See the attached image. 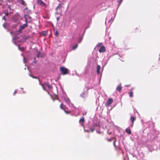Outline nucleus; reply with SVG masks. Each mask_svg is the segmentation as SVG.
<instances>
[{
  "mask_svg": "<svg viewBox=\"0 0 160 160\" xmlns=\"http://www.w3.org/2000/svg\"><path fill=\"white\" fill-rule=\"evenodd\" d=\"M60 70L63 75L66 74L68 73V69L64 67H60Z\"/></svg>",
  "mask_w": 160,
  "mask_h": 160,
  "instance_id": "nucleus-2",
  "label": "nucleus"
},
{
  "mask_svg": "<svg viewBox=\"0 0 160 160\" xmlns=\"http://www.w3.org/2000/svg\"><path fill=\"white\" fill-rule=\"evenodd\" d=\"M115 142H116V141H115L113 142V145H114V146L115 147H116V145H115Z\"/></svg>",
  "mask_w": 160,
  "mask_h": 160,
  "instance_id": "nucleus-31",
  "label": "nucleus"
},
{
  "mask_svg": "<svg viewBox=\"0 0 160 160\" xmlns=\"http://www.w3.org/2000/svg\"><path fill=\"white\" fill-rule=\"evenodd\" d=\"M23 40L24 41H25L26 40H27L29 38V36H26V35H24L23 36Z\"/></svg>",
  "mask_w": 160,
  "mask_h": 160,
  "instance_id": "nucleus-16",
  "label": "nucleus"
},
{
  "mask_svg": "<svg viewBox=\"0 0 160 160\" xmlns=\"http://www.w3.org/2000/svg\"><path fill=\"white\" fill-rule=\"evenodd\" d=\"M84 122L85 120L84 117L82 118L79 120V122L81 125H82Z\"/></svg>",
  "mask_w": 160,
  "mask_h": 160,
  "instance_id": "nucleus-10",
  "label": "nucleus"
},
{
  "mask_svg": "<svg viewBox=\"0 0 160 160\" xmlns=\"http://www.w3.org/2000/svg\"><path fill=\"white\" fill-rule=\"evenodd\" d=\"M93 130H94V129H92V132H93Z\"/></svg>",
  "mask_w": 160,
  "mask_h": 160,
  "instance_id": "nucleus-42",
  "label": "nucleus"
},
{
  "mask_svg": "<svg viewBox=\"0 0 160 160\" xmlns=\"http://www.w3.org/2000/svg\"><path fill=\"white\" fill-rule=\"evenodd\" d=\"M130 85H126L125 86H127V87H128V86H129Z\"/></svg>",
  "mask_w": 160,
  "mask_h": 160,
  "instance_id": "nucleus-41",
  "label": "nucleus"
},
{
  "mask_svg": "<svg viewBox=\"0 0 160 160\" xmlns=\"http://www.w3.org/2000/svg\"><path fill=\"white\" fill-rule=\"evenodd\" d=\"M59 17H58L57 18V19L58 21L59 20Z\"/></svg>",
  "mask_w": 160,
  "mask_h": 160,
  "instance_id": "nucleus-34",
  "label": "nucleus"
},
{
  "mask_svg": "<svg viewBox=\"0 0 160 160\" xmlns=\"http://www.w3.org/2000/svg\"><path fill=\"white\" fill-rule=\"evenodd\" d=\"M18 48L19 49L22 51H23L24 50V48L22 47H20V46H19V45L18 46Z\"/></svg>",
  "mask_w": 160,
  "mask_h": 160,
  "instance_id": "nucleus-21",
  "label": "nucleus"
},
{
  "mask_svg": "<svg viewBox=\"0 0 160 160\" xmlns=\"http://www.w3.org/2000/svg\"><path fill=\"white\" fill-rule=\"evenodd\" d=\"M27 17H28V18H29L30 19H31V17H30L29 16H28Z\"/></svg>",
  "mask_w": 160,
  "mask_h": 160,
  "instance_id": "nucleus-39",
  "label": "nucleus"
},
{
  "mask_svg": "<svg viewBox=\"0 0 160 160\" xmlns=\"http://www.w3.org/2000/svg\"><path fill=\"white\" fill-rule=\"evenodd\" d=\"M60 108L61 109L63 110L67 114L70 113L71 112V111L68 110V108L62 103L60 104Z\"/></svg>",
  "mask_w": 160,
  "mask_h": 160,
  "instance_id": "nucleus-1",
  "label": "nucleus"
},
{
  "mask_svg": "<svg viewBox=\"0 0 160 160\" xmlns=\"http://www.w3.org/2000/svg\"><path fill=\"white\" fill-rule=\"evenodd\" d=\"M42 34L43 36H46L47 35L48 33L46 31H43L42 32Z\"/></svg>",
  "mask_w": 160,
  "mask_h": 160,
  "instance_id": "nucleus-24",
  "label": "nucleus"
},
{
  "mask_svg": "<svg viewBox=\"0 0 160 160\" xmlns=\"http://www.w3.org/2000/svg\"><path fill=\"white\" fill-rule=\"evenodd\" d=\"M125 131H126V132H127V133H128V134H130L131 133V131L130 129L128 128H126V129Z\"/></svg>",
  "mask_w": 160,
  "mask_h": 160,
  "instance_id": "nucleus-14",
  "label": "nucleus"
},
{
  "mask_svg": "<svg viewBox=\"0 0 160 160\" xmlns=\"http://www.w3.org/2000/svg\"><path fill=\"white\" fill-rule=\"evenodd\" d=\"M129 96L130 98L132 97L133 96V92L132 91H130L129 92Z\"/></svg>",
  "mask_w": 160,
  "mask_h": 160,
  "instance_id": "nucleus-23",
  "label": "nucleus"
},
{
  "mask_svg": "<svg viewBox=\"0 0 160 160\" xmlns=\"http://www.w3.org/2000/svg\"><path fill=\"white\" fill-rule=\"evenodd\" d=\"M122 0H120L119 2V3H121L122 2Z\"/></svg>",
  "mask_w": 160,
  "mask_h": 160,
  "instance_id": "nucleus-35",
  "label": "nucleus"
},
{
  "mask_svg": "<svg viewBox=\"0 0 160 160\" xmlns=\"http://www.w3.org/2000/svg\"><path fill=\"white\" fill-rule=\"evenodd\" d=\"M136 119V117L134 116H131L130 118V120L132 122V127L133 125L134 122Z\"/></svg>",
  "mask_w": 160,
  "mask_h": 160,
  "instance_id": "nucleus-8",
  "label": "nucleus"
},
{
  "mask_svg": "<svg viewBox=\"0 0 160 160\" xmlns=\"http://www.w3.org/2000/svg\"><path fill=\"white\" fill-rule=\"evenodd\" d=\"M22 29H21V28L20 27H19L18 30L17 31L18 34H20V33H21L22 32Z\"/></svg>",
  "mask_w": 160,
  "mask_h": 160,
  "instance_id": "nucleus-22",
  "label": "nucleus"
},
{
  "mask_svg": "<svg viewBox=\"0 0 160 160\" xmlns=\"http://www.w3.org/2000/svg\"><path fill=\"white\" fill-rule=\"evenodd\" d=\"M106 51V48L104 46H102L100 47L99 50V52L101 53L102 52H104Z\"/></svg>",
  "mask_w": 160,
  "mask_h": 160,
  "instance_id": "nucleus-7",
  "label": "nucleus"
},
{
  "mask_svg": "<svg viewBox=\"0 0 160 160\" xmlns=\"http://www.w3.org/2000/svg\"><path fill=\"white\" fill-rule=\"evenodd\" d=\"M63 3H60L59 5L57 6L56 8V9H60L61 10V8L62 7V5Z\"/></svg>",
  "mask_w": 160,
  "mask_h": 160,
  "instance_id": "nucleus-9",
  "label": "nucleus"
},
{
  "mask_svg": "<svg viewBox=\"0 0 160 160\" xmlns=\"http://www.w3.org/2000/svg\"><path fill=\"white\" fill-rule=\"evenodd\" d=\"M57 97H56V98H55V99H54V98H52L53 101H54L55 100V99H58V98H57Z\"/></svg>",
  "mask_w": 160,
  "mask_h": 160,
  "instance_id": "nucleus-33",
  "label": "nucleus"
},
{
  "mask_svg": "<svg viewBox=\"0 0 160 160\" xmlns=\"http://www.w3.org/2000/svg\"><path fill=\"white\" fill-rule=\"evenodd\" d=\"M44 85L47 86L48 88H52V86L50 85L48 83L45 82L44 84H43Z\"/></svg>",
  "mask_w": 160,
  "mask_h": 160,
  "instance_id": "nucleus-13",
  "label": "nucleus"
},
{
  "mask_svg": "<svg viewBox=\"0 0 160 160\" xmlns=\"http://www.w3.org/2000/svg\"><path fill=\"white\" fill-rule=\"evenodd\" d=\"M112 138H110V139H107V140L108 141H109V142H110L112 141Z\"/></svg>",
  "mask_w": 160,
  "mask_h": 160,
  "instance_id": "nucleus-28",
  "label": "nucleus"
},
{
  "mask_svg": "<svg viewBox=\"0 0 160 160\" xmlns=\"http://www.w3.org/2000/svg\"><path fill=\"white\" fill-rule=\"evenodd\" d=\"M17 93V92H16V91H15L14 92L13 94H15V93Z\"/></svg>",
  "mask_w": 160,
  "mask_h": 160,
  "instance_id": "nucleus-38",
  "label": "nucleus"
},
{
  "mask_svg": "<svg viewBox=\"0 0 160 160\" xmlns=\"http://www.w3.org/2000/svg\"><path fill=\"white\" fill-rule=\"evenodd\" d=\"M113 102V100L111 98H109L108 99L107 103L106 104V105L107 106H110Z\"/></svg>",
  "mask_w": 160,
  "mask_h": 160,
  "instance_id": "nucleus-4",
  "label": "nucleus"
},
{
  "mask_svg": "<svg viewBox=\"0 0 160 160\" xmlns=\"http://www.w3.org/2000/svg\"><path fill=\"white\" fill-rule=\"evenodd\" d=\"M115 16L112 17L111 18V19L108 21L109 23H111L114 21V19Z\"/></svg>",
  "mask_w": 160,
  "mask_h": 160,
  "instance_id": "nucleus-17",
  "label": "nucleus"
},
{
  "mask_svg": "<svg viewBox=\"0 0 160 160\" xmlns=\"http://www.w3.org/2000/svg\"><path fill=\"white\" fill-rule=\"evenodd\" d=\"M56 12H55V14L56 15H59L60 16L62 15V10L60 9H56Z\"/></svg>",
  "mask_w": 160,
  "mask_h": 160,
  "instance_id": "nucleus-5",
  "label": "nucleus"
},
{
  "mask_svg": "<svg viewBox=\"0 0 160 160\" xmlns=\"http://www.w3.org/2000/svg\"><path fill=\"white\" fill-rule=\"evenodd\" d=\"M58 34V32H55V34H56V35H57Z\"/></svg>",
  "mask_w": 160,
  "mask_h": 160,
  "instance_id": "nucleus-37",
  "label": "nucleus"
},
{
  "mask_svg": "<svg viewBox=\"0 0 160 160\" xmlns=\"http://www.w3.org/2000/svg\"><path fill=\"white\" fill-rule=\"evenodd\" d=\"M32 78H36V79H38L37 77L36 76H33Z\"/></svg>",
  "mask_w": 160,
  "mask_h": 160,
  "instance_id": "nucleus-30",
  "label": "nucleus"
},
{
  "mask_svg": "<svg viewBox=\"0 0 160 160\" xmlns=\"http://www.w3.org/2000/svg\"><path fill=\"white\" fill-rule=\"evenodd\" d=\"M102 45V43H98L97 46H98V47H100Z\"/></svg>",
  "mask_w": 160,
  "mask_h": 160,
  "instance_id": "nucleus-27",
  "label": "nucleus"
},
{
  "mask_svg": "<svg viewBox=\"0 0 160 160\" xmlns=\"http://www.w3.org/2000/svg\"><path fill=\"white\" fill-rule=\"evenodd\" d=\"M122 87L121 84H119L118 85L116 88V90L118 91L120 93L122 91Z\"/></svg>",
  "mask_w": 160,
  "mask_h": 160,
  "instance_id": "nucleus-6",
  "label": "nucleus"
},
{
  "mask_svg": "<svg viewBox=\"0 0 160 160\" xmlns=\"http://www.w3.org/2000/svg\"><path fill=\"white\" fill-rule=\"evenodd\" d=\"M65 101L68 104H69L70 103V101L68 98L65 99Z\"/></svg>",
  "mask_w": 160,
  "mask_h": 160,
  "instance_id": "nucleus-20",
  "label": "nucleus"
},
{
  "mask_svg": "<svg viewBox=\"0 0 160 160\" xmlns=\"http://www.w3.org/2000/svg\"><path fill=\"white\" fill-rule=\"evenodd\" d=\"M27 16H28L27 15H24V18H25V22H26V23L25 24H28V22H31V20H30L29 21H28V20H27Z\"/></svg>",
  "mask_w": 160,
  "mask_h": 160,
  "instance_id": "nucleus-15",
  "label": "nucleus"
},
{
  "mask_svg": "<svg viewBox=\"0 0 160 160\" xmlns=\"http://www.w3.org/2000/svg\"><path fill=\"white\" fill-rule=\"evenodd\" d=\"M8 13H6L5 14V15L6 16H8Z\"/></svg>",
  "mask_w": 160,
  "mask_h": 160,
  "instance_id": "nucleus-36",
  "label": "nucleus"
},
{
  "mask_svg": "<svg viewBox=\"0 0 160 160\" xmlns=\"http://www.w3.org/2000/svg\"><path fill=\"white\" fill-rule=\"evenodd\" d=\"M28 26V24H23V25H21L20 26V27L21 29H24L25 28L27 27Z\"/></svg>",
  "mask_w": 160,
  "mask_h": 160,
  "instance_id": "nucleus-11",
  "label": "nucleus"
},
{
  "mask_svg": "<svg viewBox=\"0 0 160 160\" xmlns=\"http://www.w3.org/2000/svg\"><path fill=\"white\" fill-rule=\"evenodd\" d=\"M108 134H111V132H108Z\"/></svg>",
  "mask_w": 160,
  "mask_h": 160,
  "instance_id": "nucleus-40",
  "label": "nucleus"
},
{
  "mask_svg": "<svg viewBox=\"0 0 160 160\" xmlns=\"http://www.w3.org/2000/svg\"><path fill=\"white\" fill-rule=\"evenodd\" d=\"M37 2L38 4L40 5L42 7L44 8L47 7L46 4L42 0H37Z\"/></svg>",
  "mask_w": 160,
  "mask_h": 160,
  "instance_id": "nucleus-3",
  "label": "nucleus"
},
{
  "mask_svg": "<svg viewBox=\"0 0 160 160\" xmlns=\"http://www.w3.org/2000/svg\"><path fill=\"white\" fill-rule=\"evenodd\" d=\"M48 94H49V92H48Z\"/></svg>",
  "mask_w": 160,
  "mask_h": 160,
  "instance_id": "nucleus-43",
  "label": "nucleus"
},
{
  "mask_svg": "<svg viewBox=\"0 0 160 160\" xmlns=\"http://www.w3.org/2000/svg\"><path fill=\"white\" fill-rule=\"evenodd\" d=\"M39 84L42 86V87L43 90H45L46 91V89H45V87H44V84H42V83H41V82H40L39 80Z\"/></svg>",
  "mask_w": 160,
  "mask_h": 160,
  "instance_id": "nucleus-19",
  "label": "nucleus"
},
{
  "mask_svg": "<svg viewBox=\"0 0 160 160\" xmlns=\"http://www.w3.org/2000/svg\"><path fill=\"white\" fill-rule=\"evenodd\" d=\"M138 31H139V29H138V28H136V29H135V31H135V32H138Z\"/></svg>",
  "mask_w": 160,
  "mask_h": 160,
  "instance_id": "nucleus-29",
  "label": "nucleus"
},
{
  "mask_svg": "<svg viewBox=\"0 0 160 160\" xmlns=\"http://www.w3.org/2000/svg\"><path fill=\"white\" fill-rule=\"evenodd\" d=\"M78 47V44H76L75 46H73L72 47V48L73 50H75Z\"/></svg>",
  "mask_w": 160,
  "mask_h": 160,
  "instance_id": "nucleus-25",
  "label": "nucleus"
},
{
  "mask_svg": "<svg viewBox=\"0 0 160 160\" xmlns=\"http://www.w3.org/2000/svg\"><path fill=\"white\" fill-rule=\"evenodd\" d=\"M2 19L5 20H6V18L5 16H4L2 18Z\"/></svg>",
  "mask_w": 160,
  "mask_h": 160,
  "instance_id": "nucleus-32",
  "label": "nucleus"
},
{
  "mask_svg": "<svg viewBox=\"0 0 160 160\" xmlns=\"http://www.w3.org/2000/svg\"><path fill=\"white\" fill-rule=\"evenodd\" d=\"M101 67L99 65H97V72L98 74H100V69Z\"/></svg>",
  "mask_w": 160,
  "mask_h": 160,
  "instance_id": "nucleus-12",
  "label": "nucleus"
},
{
  "mask_svg": "<svg viewBox=\"0 0 160 160\" xmlns=\"http://www.w3.org/2000/svg\"><path fill=\"white\" fill-rule=\"evenodd\" d=\"M81 96L82 97V98H84L85 97V96H85V94H84V93H82V94L81 95Z\"/></svg>",
  "mask_w": 160,
  "mask_h": 160,
  "instance_id": "nucleus-26",
  "label": "nucleus"
},
{
  "mask_svg": "<svg viewBox=\"0 0 160 160\" xmlns=\"http://www.w3.org/2000/svg\"><path fill=\"white\" fill-rule=\"evenodd\" d=\"M19 1H21L20 3L23 6H26V3L23 0H19Z\"/></svg>",
  "mask_w": 160,
  "mask_h": 160,
  "instance_id": "nucleus-18",
  "label": "nucleus"
}]
</instances>
